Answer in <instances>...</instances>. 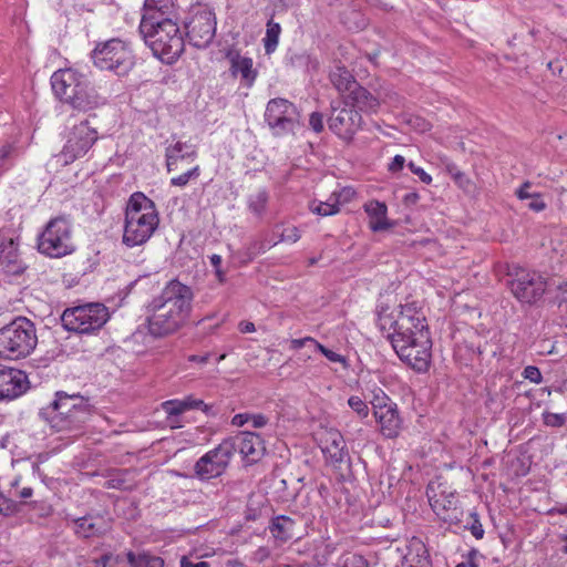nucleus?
Wrapping results in <instances>:
<instances>
[{"instance_id":"f257e3e1","label":"nucleus","mask_w":567,"mask_h":567,"mask_svg":"<svg viewBox=\"0 0 567 567\" xmlns=\"http://www.w3.org/2000/svg\"><path fill=\"white\" fill-rule=\"evenodd\" d=\"M378 324L398 357L417 372H426L432 358V339L423 308L415 301L400 306L398 313L381 309Z\"/></svg>"},{"instance_id":"f03ea898","label":"nucleus","mask_w":567,"mask_h":567,"mask_svg":"<svg viewBox=\"0 0 567 567\" xmlns=\"http://www.w3.org/2000/svg\"><path fill=\"white\" fill-rule=\"evenodd\" d=\"M193 301L194 291L189 286L177 279L169 280L146 306L150 334L163 338L181 330L189 320Z\"/></svg>"},{"instance_id":"7ed1b4c3","label":"nucleus","mask_w":567,"mask_h":567,"mask_svg":"<svg viewBox=\"0 0 567 567\" xmlns=\"http://www.w3.org/2000/svg\"><path fill=\"white\" fill-rule=\"evenodd\" d=\"M159 224L155 203L141 192L133 193L125 208L122 241L127 247L141 246L150 240Z\"/></svg>"},{"instance_id":"20e7f679","label":"nucleus","mask_w":567,"mask_h":567,"mask_svg":"<svg viewBox=\"0 0 567 567\" xmlns=\"http://www.w3.org/2000/svg\"><path fill=\"white\" fill-rule=\"evenodd\" d=\"M41 414L50 425L58 432L80 431L92 415V405L87 398L78 393L69 394L58 391L55 399L44 409Z\"/></svg>"},{"instance_id":"39448f33","label":"nucleus","mask_w":567,"mask_h":567,"mask_svg":"<svg viewBox=\"0 0 567 567\" xmlns=\"http://www.w3.org/2000/svg\"><path fill=\"white\" fill-rule=\"evenodd\" d=\"M138 29L146 45L162 62L172 64L184 52V38L173 19H164V22H153V24L140 23Z\"/></svg>"},{"instance_id":"423d86ee","label":"nucleus","mask_w":567,"mask_h":567,"mask_svg":"<svg viewBox=\"0 0 567 567\" xmlns=\"http://www.w3.org/2000/svg\"><path fill=\"white\" fill-rule=\"evenodd\" d=\"M35 324L25 317H18L0 329V358H27L37 347Z\"/></svg>"},{"instance_id":"0eeeda50","label":"nucleus","mask_w":567,"mask_h":567,"mask_svg":"<svg viewBox=\"0 0 567 567\" xmlns=\"http://www.w3.org/2000/svg\"><path fill=\"white\" fill-rule=\"evenodd\" d=\"M38 249L41 254L61 258L72 254L75 245L72 239V226L65 217L49 220L38 238Z\"/></svg>"},{"instance_id":"6e6552de","label":"nucleus","mask_w":567,"mask_h":567,"mask_svg":"<svg viewBox=\"0 0 567 567\" xmlns=\"http://www.w3.org/2000/svg\"><path fill=\"white\" fill-rule=\"evenodd\" d=\"M109 310L102 303H86L65 309L61 316L64 329L76 333H91L109 320Z\"/></svg>"},{"instance_id":"1a4fd4ad","label":"nucleus","mask_w":567,"mask_h":567,"mask_svg":"<svg viewBox=\"0 0 567 567\" xmlns=\"http://www.w3.org/2000/svg\"><path fill=\"white\" fill-rule=\"evenodd\" d=\"M96 68L125 75L134 65V58L128 45L120 39L99 43L92 52Z\"/></svg>"},{"instance_id":"9d476101","label":"nucleus","mask_w":567,"mask_h":567,"mask_svg":"<svg viewBox=\"0 0 567 567\" xmlns=\"http://www.w3.org/2000/svg\"><path fill=\"white\" fill-rule=\"evenodd\" d=\"M300 117L297 106L286 99L276 97L267 103L265 121L275 135L295 133L300 124Z\"/></svg>"},{"instance_id":"9b49d317","label":"nucleus","mask_w":567,"mask_h":567,"mask_svg":"<svg viewBox=\"0 0 567 567\" xmlns=\"http://www.w3.org/2000/svg\"><path fill=\"white\" fill-rule=\"evenodd\" d=\"M426 496L431 508L436 516L449 524H457L461 520V509L455 492L449 491L441 482H430L426 486Z\"/></svg>"},{"instance_id":"f8f14e48","label":"nucleus","mask_w":567,"mask_h":567,"mask_svg":"<svg viewBox=\"0 0 567 567\" xmlns=\"http://www.w3.org/2000/svg\"><path fill=\"white\" fill-rule=\"evenodd\" d=\"M319 446L326 464L343 475L350 467V454L342 434L334 429H326L319 433Z\"/></svg>"},{"instance_id":"ddd939ff","label":"nucleus","mask_w":567,"mask_h":567,"mask_svg":"<svg viewBox=\"0 0 567 567\" xmlns=\"http://www.w3.org/2000/svg\"><path fill=\"white\" fill-rule=\"evenodd\" d=\"M508 286L518 301L529 305L538 301L546 290L545 279L539 274L525 269L516 270Z\"/></svg>"},{"instance_id":"4468645a","label":"nucleus","mask_w":567,"mask_h":567,"mask_svg":"<svg viewBox=\"0 0 567 567\" xmlns=\"http://www.w3.org/2000/svg\"><path fill=\"white\" fill-rule=\"evenodd\" d=\"M97 140V131L87 120L74 125L60 156L64 164H70L84 156Z\"/></svg>"},{"instance_id":"2eb2a0df","label":"nucleus","mask_w":567,"mask_h":567,"mask_svg":"<svg viewBox=\"0 0 567 567\" xmlns=\"http://www.w3.org/2000/svg\"><path fill=\"white\" fill-rule=\"evenodd\" d=\"M230 460V446L223 441L196 461L194 464L195 476L200 481L218 477L225 473Z\"/></svg>"},{"instance_id":"dca6fc26","label":"nucleus","mask_w":567,"mask_h":567,"mask_svg":"<svg viewBox=\"0 0 567 567\" xmlns=\"http://www.w3.org/2000/svg\"><path fill=\"white\" fill-rule=\"evenodd\" d=\"M329 128L339 137L350 141L362 125V116L359 111L346 106H331L328 118Z\"/></svg>"},{"instance_id":"f3484780","label":"nucleus","mask_w":567,"mask_h":567,"mask_svg":"<svg viewBox=\"0 0 567 567\" xmlns=\"http://www.w3.org/2000/svg\"><path fill=\"white\" fill-rule=\"evenodd\" d=\"M189 42L196 48H206L216 33V18L210 11L195 13L186 24Z\"/></svg>"},{"instance_id":"a211bd4d","label":"nucleus","mask_w":567,"mask_h":567,"mask_svg":"<svg viewBox=\"0 0 567 567\" xmlns=\"http://www.w3.org/2000/svg\"><path fill=\"white\" fill-rule=\"evenodd\" d=\"M224 443L230 446V455L239 452L248 462H257L265 453V444L261 437L254 433L244 431L236 436L224 440Z\"/></svg>"},{"instance_id":"6ab92c4d","label":"nucleus","mask_w":567,"mask_h":567,"mask_svg":"<svg viewBox=\"0 0 567 567\" xmlns=\"http://www.w3.org/2000/svg\"><path fill=\"white\" fill-rule=\"evenodd\" d=\"M29 388L24 371L0 364V401H10L22 395Z\"/></svg>"},{"instance_id":"aec40b11","label":"nucleus","mask_w":567,"mask_h":567,"mask_svg":"<svg viewBox=\"0 0 567 567\" xmlns=\"http://www.w3.org/2000/svg\"><path fill=\"white\" fill-rule=\"evenodd\" d=\"M83 76L73 69L55 71L51 76V85L56 97L70 104Z\"/></svg>"},{"instance_id":"412c9836","label":"nucleus","mask_w":567,"mask_h":567,"mask_svg":"<svg viewBox=\"0 0 567 567\" xmlns=\"http://www.w3.org/2000/svg\"><path fill=\"white\" fill-rule=\"evenodd\" d=\"M0 266L12 275H19L24 269L19 260L18 244L4 230H0Z\"/></svg>"},{"instance_id":"4be33fe9","label":"nucleus","mask_w":567,"mask_h":567,"mask_svg":"<svg viewBox=\"0 0 567 567\" xmlns=\"http://www.w3.org/2000/svg\"><path fill=\"white\" fill-rule=\"evenodd\" d=\"M226 59L230 63L229 71L233 76H240L241 83L250 87L257 78V70L254 69V62L251 58L241 56L237 50H228Z\"/></svg>"},{"instance_id":"5701e85b","label":"nucleus","mask_w":567,"mask_h":567,"mask_svg":"<svg viewBox=\"0 0 567 567\" xmlns=\"http://www.w3.org/2000/svg\"><path fill=\"white\" fill-rule=\"evenodd\" d=\"M342 104L359 111V114H361L362 112L375 113L379 109L380 102L365 87L358 83L357 87H353L350 93L344 95Z\"/></svg>"},{"instance_id":"b1692460","label":"nucleus","mask_w":567,"mask_h":567,"mask_svg":"<svg viewBox=\"0 0 567 567\" xmlns=\"http://www.w3.org/2000/svg\"><path fill=\"white\" fill-rule=\"evenodd\" d=\"M104 104V99L84 75L70 105L80 111H91Z\"/></svg>"},{"instance_id":"393cba45","label":"nucleus","mask_w":567,"mask_h":567,"mask_svg":"<svg viewBox=\"0 0 567 567\" xmlns=\"http://www.w3.org/2000/svg\"><path fill=\"white\" fill-rule=\"evenodd\" d=\"M173 0H145L141 23L164 22V19H173Z\"/></svg>"},{"instance_id":"a878e982","label":"nucleus","mask_w":567,"mask_h":567,"mask_svg":"<svg viewBox=\"0 0 567 567\" xmlns=\"http://www.w3.org/2000/svg\"><path fill=\"white\" fill-rule=\"evenodd\" d=\"M162 408L167 415H179L188 410H202L205 414H215L213 405L206 404L203 400L196 399L193 395L186 396L183 400H168L162 403Z\"/></svg>"},{"instance_id":"bb28decb","label":"nucleus","mask_w":567,"mask_h":567,"mask_svg":"<svg viewBox=\"0 0 567 567\" xmlns=\"http://www.w3.org/2000/svg\"><path fill=\"white\" fill-rule=\"evenodd\" d=\"M374 416L383 436L394 439L399 435L402 427V420L399 414L398 405H389L385 410L374 414Z\"/></svg>"},{"instance_id":"cd10ccee","label":"nucleus","mask_w":567,"mask_h":567,"mask_svg":"<svg viewBox=\"0 0 567 567\" xmlns=\"http://www.w3.org/2000/svg\"><path fill=\"white\" fill-rule=\"evenodd\" d=\"M363 208L369 217V227L372 231L378 233L393 227V223L386 217L388 207L384 203L370 200L364 204Z\"/></svg>"},{"instance_id":"c85d7f7f","label":"nucleus","mask_w":567,"mask_h":567,"mask_svg":"<svg viewBox=\"0 0 567 567\" xmlns=\"http://www.w3.org/2000/svg\"><path fill=\"white\" fill-rule=\"evenodd\" d=\"M165 157L167 171L172 172L178 168L179 161H194L196 157V150L194 145L178 141L166 148Z\"/></svg>"},{"instance_id":"c756f323","label":"nucleus","mask_w":567,"mask_h":567,"mask_svg":"<svg viewBox=\"0 0 567 567\" xmlns=\"http://www.w3.org/2000/svg\"><path fill=\"white\" fill-rule=\"evenodd\" d=\"M73 523L75 534L84 538L101 535L106 529L100 517L84 516L73 519Z\"/></svg>"},{"instance_id":"7c9ffc66","label":"nucleus","mask_w":567,"mask_h":567,"mask_svg":"<svg viewBox=\"0 0 567 567\" xmlns=\"http://www.w3.org/2000/svg\"><path fill=\"white\" fill-rule=\"evenodd\" d=\"M330 81L338 92L342 95L350 93L353 87H357V80L351 72L342 65H337L330 73Z\"/></svg>"},{"instance_id":"2f4dec72","label":"nucleus","mask_w":567,"mask_h":567,"mask_svg":"<svg viewBox=\"0 0 567 567\" xmlns=\"http://www.w3.org/2000/svg\"><path fill=\"white\" fill-rule=\"evenodd\" d=\"M295 526L296 523L292 518L282 515L271 520L269 530L276 539L287 542L293 537Z\"/></svg>"},{"instance_id":"473e14b6","label":"nucleus","mask_w":567,"mask_h":567,"mask_svg":"<svg viewBox=\"0 0 567 567\" xmlns=\"http://www.w3.org/2000/svg\"><path fill=\"white\" fill-rule=\"evenodd\" d=\"M337 192H333L327 202L313 199L309 203V209L313 214L322 217L332 216L339 213V199L336 197Z\"/></svg>"},{"instance_id":"72a5a7b5","label":"nucleus","mask_w":567,"mask_h":567,"mask_svg":"<svg viewBox=\"0 0 567 567\" xmlns=\"http://www.w3.org/2000/svg\"><path fill=\"white\" fill-rule=\"evenodd\" d=\"M287 65L305 72H311L318 69L319 63L309 53L302 51L290 53L287 58Z\"/></svg>"},{"instance_id":"f704fd0d","label":"nucleus","mask_w":567,"mask_h":567,"mask_svg":"<svg viewBox=\"0 0 567 567\" xmlns=\"http://www.w3.org/2000/svg\"><path fill=\"white\" fill-rule=\"evenodd\" d=\"M269 200V194L266 189H259L248 197V208L257 217H261L266 212Z\"/></svg>"},{"instance_id":"c9c22d12","label":"nucleus","mask_w":567,"mask_h":567,"mask_svg":"<svg viewBox=\"0 0 567 567\" xmlns=\"http://www.w3.org/2000/svg\"><path fill=\"white\" fill-rule=\"evenodd\" d=\"M281 27L279 23L269 20L267 23L266 37L264 38V45L266 53H271L276 50L279 41Z\"/></svg>"},{"instance_id":"e433bc0d","label":"nucleus","mask_w":567,"mask_h":567,"mask_svg":"<svg viewBox=\"0 0 567 567\" xmlns=\"http://www.w3.org/2000/svg\"><path fill=\"white\" fill-rule=\"evenodd\" d=\"M274 234L278 237V240L275 241V244H277V243L295 244L300 239V230L293 225H289L286 227L277 226L275 228Z\"/></svg>"},{"instance_id":"4c0bfd02","label":"nucleus","mask_w":567,"mask_h":567,"mask_svg":"<svg viewBox=\"0 0 567 567\" xmlns=\"http://www.w3.org/2000/svg\"><path fill=\"white\" fill-rule=\"evenodd\" d=\"M373 395L370 401L373 414H378V412L385 410L389 405H396L382 389L373 390Z\"/></svg>"},{"instance_id":"58836bf2","label":"nucleus","mask_w":567,"mask_h":567,"mask_svg":"<svg viewBox=\"0 0 567 567\" xmlns=\"http://www.w3.org/2000/svg\"><path fill=\"white\" fill-rule=\"evenodd\" d=\"M338 567H369V565L363 556L355 553H346L339 558Z\"/></svg>"},{"instance_id":"ea45409f","label":"nucleus","mask_w":567,"mask_h":567,"mask_svg":"<svg viewBox=\"0 0 567 567\" xmlns=\"http://www.w3.org/2000/svg\"><path fill=\"white\" fill-rule=\"evenodd\" d=\"M349 406L358 414L359 417L365 419L369 415L368 404L358 395L348 399Z\"/></svg>"},{"instance_id":"a19ab883","label":"nucleus","mask_w":567,"mask_h":567,"mask_svg":"<svg viewBox=\"0 0 567 567\" xmlns=\"http://www.w3.org/2000/svg\"><path fill=\"white\" fill-rule=\"evenodd\" d=\"M199 176V166L196 165L187 172L183 173L179 176L173 177L171 179V184L173 186L184 187L188 184L192 178H197Z\"/></svg>"},{"instance_id":"79ce46f5","label":"nucleus","mask_w":567,"mask_h":567,"mask_svg":"<svg viewBox=\"0 0 567 567\" xmlns=\"http://www.w3.org/2000/svg\"><path fill=\"white\" fill-rule=\"evenodd\" d=\"M315 348L320 351L329 361L341 363L344 368L348 367V362L346 357L326 348L319 342H315Z\"/></svg>"},{"instance_id":"37998d69","label":"nucleus","mask_w":567,"mask_h":567,"mask_svg":"<svg viewBox=\"0 0 567 567\" xmlns=\"http://www.w3.org/2000/svg\"><path fill=\"white\" fill-rule=\"evenodd\" d=\"M543 422L547 426L560 427L566 423V415L563 413H551L546 411L543 413Z\"/></svg>"},{"instance_id":"c03bdc74","label":"nucleus","mask_w":567,"mask_h":567,"mask_svg":"<svg viewBox=\"0 0 567 567\" xmlns=\"http://www.w3.org/2000/svg\"><path fill=\"white\" fill-rule=\"evenodd\" d=\"M164 564L163 559L159 557L151 556L150 554L143 551L137 555V567H162Z\"/></svg>"},{"instance_id":"a18cd8bd","label":"nucleus","mask_w":567,"mask_h":567,"mask_svg":"<svg viewBox=\"0 0 567 567\" xmlns=\"http://www.w3.org/2000/svg\"><path fill=\"white\" fill-rule=\"evenodd\" d=\"M523 377L536 384H539L543 381L542 373L535 365H527L523 371Z\"/></svg>"},{"instance_id":"49530a36","label":"nucleus","mask_w":567,"mask_h":567,"mask_svg":"<svg viewBox=\"0 0 567 567\" xmlns=\"http://www.w3.org/2000/svg\"><path fill=\"white\" fill-rule=\"evenodd\" d=\"M472 523L470 526L471 534L476 539H482L484 536V528L483 525L480 522L478 515L476 513L471 514Z\"/></svg>"},{"instance_id":"de8ad7c7","label":"nucleus","mask_w":567,"mask_h":567,"mask_svg":"<svg viewBox=\"0 0 567 567\" xmlns=\"http://www.w3.org/2000/svg\"><path fill=\"white\" fill-rule=\"evenodd\" d=\"M309 125L316 132L320 133L323 131V115L319 112H313L309 117Z\"/></svg>"},{"instance_id":"09e8293b","label":"nucleus","mask_w":567,"mask_h":567,"mask_svg":"<svg viewBox=\"0 0 567 567\" xmlns=\"http://www.w3.org/2000/svg\"><path fill=\"white\" fill-rule=\"evenodd\" d=\"M528 199H530V202L527 204L529 209L538 213L546 208V204L543 200L540 194H533Z\"/></svg>"},{"instance_id":"8fccbe9b","label":"nucleus","mask_w":567,"mask_h":567,"mask_svg":"<svg viewBox=\"0 0 567 567\" xmlns=\"http://www.w3.org/2000/svg\"><path fill=\"white\" fill-rule=\"evenodd\" d=\"M409 168L411 169V172L413 174H415L416 176H419V178L421 179V182H423L424 184H431L432 183V177L431 175H429L423 168L416 166L413 162H410L408 164Z\"/></svg>"},{"instance_id":"3c124183","label":"nucleus","mask_w":567,"mask_h":567,"mask_svg":"<svg viewBox=\"0 0 567 567\" xmlns=\"http://www.w3.org/2000/svg\"><path fill=\"white\" fill-rule=\"evenodd\" d=\"M409 123L421 133L427 132L432 127L430 122L419 116L411 118Z\"/></svg>"},{"instance_id":"603ef678","label":"nucleus","mask_w":567,"mask_h":567,"mask_svg":"<svg viewBox=\"0 0 567 567\" xmlns=\"http://www.w3.org/2000/svg\"><path fill=\"white\" fill-rule=\"evenodd\" d=\"M270 557V549L268 547H259L252 554V560L261 564Z\"/></svg>"},{"instance_id":"864d4df0","label":"nucleus","mask_w":567,"mask_h":567,"mask_svg":"<svg viewBox=\"0 0 567 567\" xmlns=\"http://www.w3.org/2000/svg\"><path fill=\"white\" fill-rule=\"evenodd\" d=\"M315 342H318L316 339L311 338V337H305V338H301V339H292L290 341V349L292 350H299L300 348L311 343L315 346Z\"/></svg>"},{"instance_id":"5fc2aeb1","label":"nucleus","mask_w":567,"mask_h":567,"mask_svg":"<svg viewBox=\"0 0 567 567\" xmlns=\"http://www.w3.org/2000/svg\"><path fill=\"white\" fill-rule=\"evenodd\" d=\"M249 422L251 423L252 427L260 429L268 423V419L264 414L249 413Z\"/></svg>"},{"instance_id":"6e6d98bb","label":"nucleus","mask_w":567,"mask_h":567,"mask_svg":"<svg viewBox=\"0 0 567 567\" xmlns=\"http://www.w3.org/2000/svg\"><path fill=\"white\" fill-rule=\"evenodd\" d=\"M405 158L402 155H395L389 164V171L392 173L399 172L403 168Z\"/></svg>"},{"instance_id":"4d7b16f0","label":"nucleus","mask_w":567,"mask_h":567,"mask_svg":"<svg viewBox=\"0 0 567 567\" xmlns=\"http://www.w3.org/2000/svg\"><path fill=\"white\" fill-rule=\"evenodd\" d=\"M107 488H116V489H127L128 486L125 485V481L121 477H114L106 482Z\"/></svg>"},{"instance_id":"13d9d810","label":"nucleus","mask_w":567,"mask_h":567,"mask_svg":"<svg viewBox=\"0 0 567 567\" xmlns=\"http://www.w3.org/2000/svg\"><path fill=\"white\" fill-rule=\"evenodd\" d=\"M355 192L352 188H343L339 193H337L336 197L339 199V204L341 200L343 203H347L351 200V198L354 196Z\"/></svg>"},{"instance_id":"bf43d9fd","label":"nucleus","mask_w":567,"mask_h":567,"mask_svg":"<svg viewBox=\"0 0 567 567\" xmlns=\"http://www.w3.org/2000/svg\"><path fill=\"white\" fill-rule=\"evenodd\" d=\"M249 423V413H238L234 415L231 420V424L235 426H243L245 424Z\"/></svg>"},{"instance_id":"052dcab7","label":"nucleus","mask_w":567,"mask_h":567,"mask_svg":"<svg viewBox=\"0 0 567 567\" xmlns=\"http://www.w3.org/2000/svg\"><path fill=\"white\" fill-rule=\"evenodd\" d=\"M530 187V183L526 182L524 183L517 190L516 195L519 199H528L532 197L533 194L528 192V188Z\"/></svg>"},{"instance_id":"680f3d73","label":"nucleus","mask_w":567,"mask_h":567,"mask_svg":"<svg viewBox=\"0 0 567 567\" xmlns=\"http://www.w3.org/2000/svg\"><path fill=\"white\" fill-rule=\"evenodd\" d=\"M238 328L241 333H250L256 331L255 324L250 321H241Z\"/></svg>"},{"instance_id":"e2e57ef3","label":"nucleus","mask_w":567,"mask_h":567,"mask_svg":"<svg viewBox=\"0 0 567 567\" xmlns=\"http://www.w3.org/2000/svg\"><path fill=\"white\" fill-rule=\"evenodd\" d=\"M181 567H210V565L207 561L193 563L184 557L181 561Z\"/></svg>"},{"instance_id":"0e129e2a","label":"nucleus","mask_w":567,"mask_h":567,"mask_svg":"<svg viewBox=\"0 0 567 567\" xmlns=\"http://www.w3.org/2000/svg\"><path fill=\"white\" fill-rule=\"evenodd\" d=\"M12 151H13V147L11 145H3L0 148V163L10 156Z\"/></svg>"},{"instance_id":"69168bd1","label":"nucleus","mask_w":567,"mask_h":567,"mask_svg":"<svg viewBox=\"0 0 567 567\" xmlns=\"http://www.w3.org/2000/svg\"><path fill=\"white\" fill-rule=\"evenodd\" d=\"M332 553V549L330 548L329 545H327L324 548H323V554H322V558L319 559V554L316 555L317 557V561L318 564L320 565H324L326 561L328 560V556Z\"/></svg>"},{"instance_id":"338daca9","label":"nucleus","mask_w":567,"mask_h":567,"mask_svg":"<svg viewBox=\"0 0 567 567\" xmlns=\"http://www.w3.org/2000/svg\"><path fill=\"white\" fill-rule=\"evenodd\" d=\"M112 558V554L107 553L102 555L95 563L101 567H106Z\"/></svg>"},{"instance_id":"774afa93","label":"nucleus","mask_w":567,"mask_h":567,"mask_svg":"<svg viewBox=\"0 0 567 567\" xmlns=\"http://www.w3.org/2000/svg\"><path fill=\"white\" fill-rule=\"evenodd\" d=\"M420 196L417 193H409L404 196V202L406 204H415L417 203Z\"/></svg>"}]
</instances>
